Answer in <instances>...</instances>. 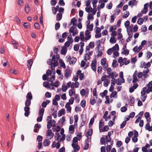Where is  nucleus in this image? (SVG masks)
I'll return each instance as SVG.
<instances>
[{"label":"nucleus","mask_w":152,"mask_h":152,"mask_svg":"<svg viewBox=\"0 0 152 152\" xmlns=\"http://www.w3.org/2000/svg\"><path fill=\"white\" fill-rule=\"evenodd\" d=\"M72 72V70L69 69H66L65 71L64 76L66 78L70 76Z\"/></svg>","instance_id":"f257e3e1"},{"label":"nucleus","mask_w":152,"mask_h":152,"mask_svg":"<svg viewBox=\"0 0 152 152\" xmlns=\"http://www.w3.org/2000/svg\"><path fill=\"white\" fill-rule=\"evenodd\" d=\"M47 138L49 139H51L53 137L54 133H53L51 129H48L47 131Z\"/></svg>","instance_id":"f03ea898"},{"label":"nucleus","mask_w":152,"mask_h":152,"mask_svg":"<svg viewBox=\"0 0 152 152\" xmlns=\"http://www.w3.org/2000/svg\"><path fill=\"white\" fill-rule=\"evenodd\" d=\"M81 117L82 122L80 125L81 127L84 126L85 125L87 120L86 116L85 115H82Z\"/></svg>","instance_id":"7ed1b4c3"},{"label":"nucleus","mask_w":152,"mask_h":152,"mask_svg":"<svg viewBox=\"0 0 152 152\" xmlns=\"http://www.w3.org/2000/svg\"><path fill=\"white\" fill-rule=\"evenodd\" d=\"M141 99L142 102H144L146 99L147 95L145 94V92L142 90L141 91Z\"/></svg>","instance_id":"20e7f679"},{"label":"nucleus","mask_w":152,"mask_h":152,"mask_svg":"<svg viewBox=\"0 0 152 152\" xmlns=\"http://www.w3.org/2000/svg\"><path fill=\"white\" fill-rule=\"evenodd\" d=\"M137 72L136 70L133 75V80H132L133 83H135L138 80V79L137 77Z\"/></svg>","instance_id":"39448f33"},{"label":"nucleus","mask_w":152,"mask_h":152,"mask_svg":"<svg viewBox=\"0 0 152 152\" xmlns=\"http://www.w3.org/2000/svg\"><path fill=\"white\" fill-rule=\"evenodd\" d=\"M104 124L103 121V120L101 119L100 121L99 124V129L100 132H101V130H102V126H104Z\"/></svg>","instance_id":"423d86ee"},{"label":"nucleus","mask_w":152,"mask_h":152,"mask_svg":"<svg viewBox=\"0 0 152 152\" xmlns=\"http://www.w3.org/2000/svg\"><path fill=\"white\" fill-rule=\"evenodd\" d=\"M77 21L75 18H72L71 20L70 23L72 24V26L75 28L76 27V23Z\"/></svg>","instance_id":"0eeeda50"},{"label":"nucleus","mask_w":152,"mask_h":152,"mask_svg":"<svg viewBox=\"0 0 152 152\" xmlns=\"http://www.w3.org/2000/svg\"><path fill=\"white\" fill-rule=\"evenodd\" d=\"M148 3L145 4L144 5V10H145V11H144V10H142L141 12L143 14H146L148 11Z\"/></svg>","instance_id":"6e6552de"},{"label":"nucleus","mask_w":152,"mask_h":152,"mask_svg":"<svg viewBox=\"0 0 152 152\" xmlns=\"http://www.w3.org/2000/svg\"><path fill=\"white\" fill-rule=\"evenodd\" d=\"M72 147L74 149V150L76 151H79L80 149V147L78 145L77 143H76V145L74 143H72Z\"/></svg>","instance_id":"1a4fd4ad"},{"label":"nucleus","mask_w":152,"mask_h":152,"mask_svg":"<svg viewBox=\"0 0 152 152\" xmlns=\"http://www.w3.org/2000/svg\"><path fill=\"white\" fill-rule=\"evenodd\" d=\"M65 113V111L64 109H62L59 110L58 113V116L60 117L61 116L63 115H64Z\"/></svg>","instance_id":"9d476101"},{"label":"nucleus","mask_w":152,"mask_h":152,"mask_svg":"<svg viewBox=\"0 0 152 152\" xmlns=\"http://www.w3.org/2000/svg\"><path fill=\"white\" fill-rule=\"evenodd\" d=\"M75 128V126L73 125H71L69 126V131L70 132V133L72 134L74 132Z\"/></svg>","instance_id":"9b49d317"},{"label":"nucleus","mask_w":152,"mask_h":152,"mask_svg":"<svg viewBox=\"0 0 152 152\" xmlns=\"http://www.w3.org/2000/svg\"><path fill=\"white\" fill-rule=\"evenodd\" d=\"M50 86H55L56 87H58L59 86V82L58 81H55V83L52 82L50 84Z\"/></svg>","instance_id":"f8f14e48"},{"label":"nucleus","mask_w":152,"mask_h":152,"mask_svg":"<svg viewBox=\"0 0 152 152\" xmlns=\"http://www.w3.org/2000/svg\"><path fill=\"white\" fill-rule=\"evenodd\" d=\"M93 132V129H89L86 134V137L91 136Z\"/></svg>","instance_id":"ddd939ff"},{"label":"nucleus","mask_w":152,"mask_h":152,"mask_svg":"<svg viewBox=\"0 0 152 152\" xmlns=\"http://www.w3.org/2000/svg\"><path fill=\"white\" fill-rule=\"evenodd\" d=\"M26 99L31 100L32 99L33 96L31 93L30 92H29L28 93L26 96Z\"/></svg>","instance_id":"4468645a"},{"label":"nucleus","mask_w":152,"mask_h":152,"mask_svg":"<svg viewBox=\"0 0 152 152\" xmlns=\"http://www.w3.org/2000/svg\"><path fill=\"white\" fill-rule=\"evenodd\" d=\"M144 68H146V69L145 70H144L142 73L143 76L145 77L149 72V69L147 68V67L146 66H145Z\"/></svg>","instance_id":"2eb2a0df"},{"label":"nucleus","mask_w":152,"mask_h":152,"mask_svg":"<svg viewBox=\"0 0 152 152\" xmlns=\"http://www.w3.org/2000/svg\"><path fill=\"white\" fill-rule=\"evenodd\" d=\"M50 143V141L48 139H45L43 141V145L44 146H48Z\"/></svg>","instance_id":"dca6fc26"},{"label":"nucleus","mask_w":152,"mask_h":152,"mask_svg":"<svg viewBox=\"0 0 152 152\" xmlns=\"http://www.w3.org/2000/svg\"><path fill=\"white\" fill-rule=\"evenodd\" d=\"M62 14L60 13H57L56 16V20L58 21L60 20L62 18Z\"/></svg>","instance_id":"f3484780"},{"label":"nucleus","mask_w":152,"mask_h":152,"mask_svg":"<svg viewBox=\"0 0 152 152\" xmlns=\"http://www.w3.org/2000/svg\"><path fill=\"white\" fill-rule=\"evenodd\" d=\"M114 51L115 50H118L119 49V47L117 44H116L115 45L111 48Z\"/></svg>","instance_id":"a211bd4d"},{"label":"nucleus","mask_w":152,"mask_h":152,"mask_svg":"<svg viewBox=\"0 0 152 152\" xmlns=\"http://www.w3.org/2000/svg\"><path fill=\"white\" fill-rule=\"evenodd\" d=\"M27 66L28 68H30L33 63V61L31 59H29L27 61Z\"/></svg>","instance_id":"6ab92c4d"},{"label":"nucleus","mask_w":152,"mask_h":152,"mask_svg":"<svg viewBox=\"0 0 152 152\" xmlns=\"http://www.w3.org/2000/svg\"><path fill=\"white\" fill-rule=\"evenodd\" d=\"M142 90L143 91L145 92V93L147 94L149 93L151 91L150 90V88H148V89H147V88L146 87L143 88Z\"/></svg>","instance_id":"aec40b11"},{"label":"nucleus","mask_w":152,"mask_h":152,"mask_svg":"<svg viewBox=\"0 0 152 152\" xmlns=\"http://www.w3.org/2000/svg\"><path fill=\"white\" fill-rule=\"evenodd\" d=\"M117 92L116 91H114L111 93L110 97L111 98L112 97L116 98L117 97Z\"/></svg>","instance_id":"412c9836"},{"label":"nucleus","mask_w":152,"mask_h":152,"mask_svg":"<svg viewBox=\"0 0 152 152\" xmlns=\"http://www.w3.org/2000/svg\"><path fill=\"white\" fill-rule=\"evenodd\" d=\"M77 61V59L75 57H72L71 58L70 61H69V63L70 64H74Z\"/></svg>","instance_id":"4be33fe9"},{"label":"nucleus","mask_w":152,"mask_h":152,"mask_svg":"<svg viewBox=\"0 0 152 152\" xmlns=\"http://www.w3.org/2000/svg\"><path fill=\"white\" fill-rule=\"evenodd\" d=\"M115 73V72H114L110 73L109 74H108L109 75L107 76V77L109 78H112L113 79L114 78V73Z\"/></svg>","instance_id":"5701e85b"},{"label":"nucleus","mask_w":152,"mask_h":152,"mask_svg":"<svg viewBox=\"0 0 152 152\" xmlns=\"http://www.w3.org/2000/svg\"><path fill=\"white\" fill-rule=\"evenodd\" d=\"M31 100L26 99V101L25 102V105L26 106L28 107L31 105Z\"/></svg>","instance_id":"b1692460"},{"label":"nucleus","mask_w":152,"mask_h":152,"mask_svg":"<svg viewBox=\"0 0 152 152\" xmlns=\"http://www.w3.org/2000/svg\"><path fill=\"white\" fill-rule=\"evenodd\" d=\"M66 53V48L64 47H62V49L61 50V54L63 55H65Z\"/></svg>","instance_id":"393cba45"},{"label":"nucleus","mask_w":152,"mask_h":152,"mask_svg":"<svg viewBox=\"0 0 152 152\" xmlns=\"http://www.w3.org/2000/svg\"><path fill=\"white\" fill-rule=\"evenodd\" d=\"M116 41V39L115 37H111L110 40V42L114 44L115 43Z\"/></svg>","instance_id":"a878e982"},{"label":"nucleus","mask_w":152,"mask_h":152,"mask_svg":"<svg viewBox=\"0 0 152 152\" xmlns=\"http://www.w3.org/2000/svg\"><path fill=\"white\" fill-rule=\"evenodd\" d=\"M106 59L105 58H102L101 61V63L102 66H105V64L106 63Z\"/></svg>","instance_id":"bb28decb"},{"label":"nucleus","mask_w":152,"mask_h":152,"mask_svg":"<svg viewBox=\"0 0 152 152\" xmlns=\"http://www.w3.org/2000/svg\"><path fill=\"white\" fill-rule=\"evenodd\" d=\"M92 8L91 6L88 7H86L85 8V10L88 13H90L92 11Z\"/></svg>","instance_id":"cd10ccee"},{"label":"nucleus","mask_w":152,"mask_h":152,"mask_svg":"<svg viewBox=\"0 0 152 152\" xmlns=\"http://www.w3.org/2000/svg\"><path fill=\"white\" fill-rule=\"evenodd\" d=\"M25 10L26 13H28L30 11V8L28 4H26L25 6Z\"/></svg>","instance_id":"c85d7f7f"},{"label":"nucleus","mask_w":152,"mask_h":152,"mask_svg":"<svg viewBox=\"0 0 152 152\" xmlns=\"http://www.w3.org/2000/svg\"><path fill=\"white\" fill-rule=\"evenodd\" d=\"M107 91L106 90L104 91L102 93H101L99 95H100L102 97H103L104 96H105L107 94Z\"/></svg>","instance_id":"c756f323"},{"label":"nucleus","mask_w":152,"mask_h":152,"mask_svg":"<svg viewBox=\"0 0 152 152\" xmlns=\"http://www.w3.org/2000/svg\"><path fill=\"white\" fill-rule=\"evenodd\" d=\"M109 129V127L108 126L106 125L104 126L103 129H102L101 132H104L107 131Z\"/></svg>","instance_id":"7c9ffc66"},{"label":"nucleus","mask_w":152,"mask_h":152,"mask_svg":"<svg viewBox=\"0 0 152 152\" xmlns=\"http://www.w3.org/2000/svg\"><path fill=\"white\" fill-rule=\"evenodd\" d=\"M93 24H91L90 25L87 26V29H88L90 31H92L93 30Z\"/></svg>","instance_id":"2f4dec72"},{"label":"nucleus","mask_w":152,"mask_h":152,"mask_svg":"<svg viewBox=\"0 0 152 152\" xmlns=\"http://www.w3.org/2000/svg\"><path fill=\"white\" fill-rule=\"evenodd\" d=\"M133 25L131 24L130 26H129V27L127 28V31H129L131 32H132L133 29L132 28L133 27Z\"/></svg>","instance_id":"473e14b6"},{"label":"nucleus","mask_w":152,"mask_h":152,"mask_svg":"<svg viewBox=\"0 0 152 152\" xmlns=\"http://www.w3.org/2000/svg\"><path fill=\"white\" fill-rule=\"evenodd\" d=\"M110 82V80L107 79H105V81L104 82V85L105 87H107L109 84V83Z\"/></svg>","instance_id":"72a5a7b5"},{"label":"nucleus","mask_w":152,"mask_h":152,"mask_svg":"<svg viewBox=\"0 0 152 152\" xmlns=\"http://www.w3.org/2000/svg\"><path fill=\"white\" fill-rule=\"evenodd\" d=\"M83 32H81L80 33V36L81 41L83 42L84 41V35L83 34Z\"/></svg>","instance_id":"f704fd0d"},{"label":"nucleus","mask_w":152,"mask_h":152,"mask_svg":"<svg viewBox=\"0 0 152 152\" xmlns=\"http://www.w3.org/2000/svg\"><path fill=\"white\" fill-rule=\"evenodd\" d=\"M80 94L82 96H84L85 94H86L87 95L88 94V92L87 94V92L86 93L85 90L84 89H83L80 91Z\"/></svg>","instance_id":"c9c22d12"},{"label":"nucleus","mask_w":152,"mask_h":152,"mask_svg":"<svg viewBox=\"0 0 152 152\" xmlns=\"http://www.w3.org/2000/svg\"><path fill=\"white\" fill-rule=\"evenodd\" d=\"M44 110H45L43 108H41L39 111V115L42 116L43 115Z\"/></svg>","instance_id":"e433bc0d"},{"label":"nucleus","mask_w":152,"mask_h":152,"mask_svg":"<svg viewBox=\"0 0 152 152\" xmlns=\"http://www.w3.org/2000/svg\"><path fill=\"white\" fill-rule=\"evenodd\" d=\"M86 101L85 100H82L80 102V105L83 108H84L86 106Z\"/></svg>","instance_id":"4c0bfd02"},{"label":"nucleus","mask_w":152,"mask_h":152,"mask_svg":"<svg viewBox=\"0 0 152 152\" xmlns=\"http://www.w3.org/2000/svg\"><path fill=\"white\" fill-rule=\"evenodd\" d=\"M60 137V135L58 133H56L55 134V135L54 137L55 140H58L59 139Z\"/></svg>","instance_id":"58836bf2"},{"label":"nucleus","mask_w":152,"mask_h":152,"mask_svg":"<svg viewBox=\"0 0 152 152\" xmlns=\"http://www.w3.org/2000/svg\"><path fill=\"white\" fill-rule=\"evenodd\" d=\"M143 22V19L142 18H139L137 21V23L139 25H141L142 24Z\"/></svg>","instance_id":"ea45409f"},{"label":"nucleus","mask_w":152,"mask_h":152,"mask_svg":"<svg viewBox=\"0 0 152 152\" xmlns=\"http://www.w3.org/2000/svg\"><path fill=\"white\" fill-rule=\"evenodd\" d=\"M93 96H96V99H97L98 95L97 94L96 88H94L93 89Z\"/></svg>","instance_id":"a19ab883"},{"label":"nucleus","mask_w":152,"mask_h":152,"mask_svg":"<svg viewBox=\"0 0 152 152\" xmlns=\"http://www.w3.org/2000/svg\"><path fill=\"white\" fill-rule=\"evenodd\" d=\"M90 103L91 104V105H94V104L96 103V101L95 98H94L92 99H90Z\"/></svg>","instance_id":"79ce46f5"},{"label":"nucleus","mask_w":152,"mask_h":152,"mask_svg":"<svg viewBox=\"0 0 152 152\" xmlns=\"http://www.w3.org/2000/svg\"><path fill=\"white\" fill-rule=\"evenodd\" d=\"M60 27V24L59 23L57 22L56 23L55 25V29L56 30H58Z\"/></svg>","instance_id":"37998d69"},{"label":"nucleus","mask_w":152,"mask_h":152,"mask_svg":"<svg viewBox=\"0 0 152 152\" xmlns=\"http://www.w3.org/2000/svg\"><path fill=\"white\" fill-rule=\"evenodd\" d=\"M108 114V112L107 111H106L103 116V118L105 119V121H107V115Z\"/></svg>","instance_id":"c03bdc74"},{"label":"nucleus","mask_w":152,"mask_h":152,"mask_svg":"<svg viewBox=\"0 0 152 152\" xmlns=\"http://www.w3.org/2000/svg\"><path fill=\"white\" fill-rule=\"evenodd\" d=\"M90 57L89 55H88L87 53H86L85 54L84 58L85 61H87V60H89L90 59Z\"/></svg>","instance_id":"a18cd8bd"},{"label":"nucleus","mask_w":152,"mask_h":152,"mask_svg":"<svg viewBox=\"0 0 152 152\" xmlns=\"http://www.w3.org/2000/svg\"><path fill=\"white\" fill-rule=\"evenodd\" d=\"M61 61H62V60L60 59L59 61V63H60L61 66L64 69H65L66 68V66L65 65L64 62H61Z\"/></svg>","instance_id":"49530a36"},{"label":"nucleus","mask_w":152,"mask_h":152,"mask_svg":"<svg viewBox=\"0 0 152 152\" xmlns=\"http://www.w3.org/2000/svg\"><path fill=\"white\" fill-rule=\"evenodd\" d=\"M106 139V141L107 142H107H111V139L110 137H109L107 136H106L105 137Z\"/></svg>","instance_id":"de8ad7c7"},{"label":"nucleus","mask_w":152,"mask_h":152,"mask_svg":"<svg viewBox=\"0 0 152 152\" xmlns=\"http://www.w3.org/2000/svg\"><path fill=\"white\" fill-rule=\"evenodd\" d=\"M69 95L70 96H72L74 93V89H72L70 90L69 91Z\"/></svg>","instance_id":"09e8293b"},{"label":"nucleus","mask_w":152,"mask_h":152,"mask_svg":"<svg viewBox=\"0 0 152 152\" xmlns=\"http://www.w3.org/2000/svg\"><path fill=\"white\" fill-rule=\"evenodd\" d=\"M52 124L51 122L50 121H49L48 122L47 125V128L48 129H49L51 127Z\"/></svg>","instance_id":"8fccbe9b"},{"label":"nucleus","mask_w":152,"mask_h":152,"mask_svg":"<svg viewBox=\"0 0 152 152\" xmlns=\"http://www.w3.org/2000/svg\"><path fill=\"white\" fill-rule=\"evenodd\" d=\"M116 28L117 27L115 25H114L113 26H111L110 28V31H113V30H115Z\"/></svg>","instance_id":"3c124183"},{"label":"nucleus","mask_w":152,"mask_h":152,"mask_svg":"<svg viewBox=\"0 0 152 152\" xmlns=\"http://www.w3.org/2000/svg\"><path fill=\"white\" fill-rule=\"evenodd\" d=\"M88 46L90 48H93L94 46V42H91L89 43Z\"/></svg>","instance_id":"603ef678"},{"label":"nucleus","mask_w":152,"mask_h":152,"mask_svg":"<svg viewBox=\"0 0 152 152\" xmlns=\"http://www.w3.org/2000/svg\"><path fill=\"white\" fill-rule=\"evenodd\" d=\"M67 40H68L67 42H69L70 43H72L73 42V41L72 38V36L71 35L70 37H69V36L68 37Z\"/></svg>","instance_id":"864d4df0"},{"label":"nucleus","mask_w":152,"mask_h":152,"mask_svg":"<svg viewBox=\"0 0 152 152\" xmlns=\"http://www.w3.org/2000/svg\"><path fill=\"white\" fill-rule=\"evenodd\" d=\"M141 30L142 32H145L147 30V28L145 25H143L142 26Z\"/></svg>","instance_id":"5fc2aeb1"},{"label":"nucleus","mask_w":152,"mask_h":152,"mask_svg":"<svg viewBox=\"0 0 152 152\" xmlns=\"http://www.w3.org/2000/svg\"><path fill=\"white\" fill-rule=\"evenodd\" d=\"M116 83L118 85H121V84L122 83L121 82V79L118 78L116 80Z\"/></svg>","instance_id":"6e6d98bb"},{"label":"nucleus","mask_w":152,"mask_h":152,"mask_svg":"<svg viewBox=\"0 0 152 152\" xmlns=\"http://www.w3.org/2000/svg\"><path fill=\"white\" fill-rule=\"evenodd\" d=\"M65 121V118L64 117H62L61 119H60L59 121H60L62 125H63Z\"/></svg>","instance_id":"4d7b16f0"},{"label":"nucleus","mask_w":152,"mask_h":152,"mask_svg":"<svg viewBox=\"0 0 152 152\" xmlns=\"http://www.w3.org/2000/svg\"><path fill=\"white\" fill-rule=\"evenodd\" d=\"M79 45H77V44H75V45H74V50H75V51H77L79 49Z\"/></svg>","instance_id":"13d9d810"},{"label":"nucleus","mask_w":152,"mask_h":152,"mask_svg":"<svg viewBox=\"0 0 152 152\" xmlns=\"http://www.w3.org/2000/svg\"><path fill=\"white\" fill-rule=\"evenodd\" d=\"M126 121H123L121 124L120 125V128L122 129L126 125Z\"/></svg>","instance_id":"bf43d9fd"},{"label":"nucleus","mask_w":152,"mask_h":152,"mask_svg":"<svg viewBox=\"0 0 152 152\" xmlns=\"http://www.w3.org/2000/svg\"><path fill=\"white\" fill-rule=\"evenodd\" d=\"M115 14H113V15L111 16V23H113L114 21L115 18Z\"/></svg>","instance_id":"052dcab7"},{"label":"nucleus","mask_w":152,"mask_h":152,"mask_svg":"<svg viewBox=\"0 0 152 152\" xmlns=\"http://www.w3.org/2000/svg\"><path fill=\"white\" fill-rule=\"evenodd\" d=\"M138 29V27L137 25H135L134 26L133 28V31L135 33L136 32Z\"/></svg>","instance_id":"680f3d73"},{"label":"nucleus","mask_w":152,"mask_h":152,"mask_svg":"<svg viewBox=\"0 0 152 152\" xmlns=\"http://www.w3.org/2000/svg\"><path fill=\"white\" fill-rule=\"evenodd\" d=\"M63 1L64 0H59V4L60 5L64 6L65 5V4Z\"/></svg>","instance_id":"e2e57ef3"},{"label":"nucleus","mask_w":152,"mask_h":152,"mask_svg":"<svg viewBox=\"0 0 152 152\" xmlns=\"http://www.w3.org/2000/svg\"><path fill=\"white\" fill-rule=\"evenodd\" d=\"M23 26L26 28H28L30 27L29 24L27 23H23Z\"/></svg>","instance_id":"0e129e2a"},{"label":"nucleus","mask_w":152,"mask_h":152,"mask_svg":"<svg viewBox=\"0 0 152 152\" xmlns=\"http://www.w3.org/2000/svg\"><path fill=\"white\" fill-rule=\"evenodd\" d=\"M102 69V67L101 66H99L98 67L97 72H98V74H100L101 73Z\"/></svg>","instance_id":"69168bd1"},{"label":"nucleus","mask_w":152,"mask_h":152,"mask_svg":"<svg viewBox=\"0 0 152 152\" xmlns=\"http://www.w3.org/2000/svg\"><path fill=\"white\" fill-rule=\"evenodd\" d=\"M57 3V1L56 0H51L50 1L51 4L53 6H54L56 5Z\"/></svg>","instance_id":"338daca9"},{"label":"nucleus","mask_w":152,"mask_h":152,"mask_svg":"<svg viewBox=\"0 0 152 152\" xmlns=\"http://www.w3.org/2000/svg\"><path fill=\"white\" fill-rule=\"evenodd\" d=\"M127 110V108L125 106L122 107L121 108V110L122 112H125Z\"/></svg>","instance_id":"774afa93"}]
</instances>
